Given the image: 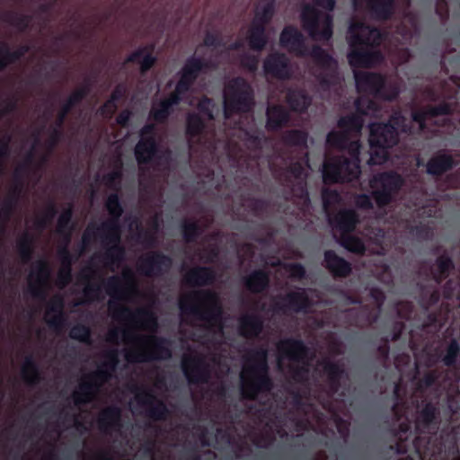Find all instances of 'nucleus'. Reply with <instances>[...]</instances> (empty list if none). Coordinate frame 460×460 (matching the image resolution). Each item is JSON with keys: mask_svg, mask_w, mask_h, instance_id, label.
Listing matches in <instances>:
<instances>
[{"mask_svg": "<svg viewBox=\"0 0 460 460\" xmlns=\"http://www.w3.org/2000/svg\"><path fill=\"white\" fill-rule=\"evenodd\" d=\"M240 66L250 73H255L258 70L259 58L254 55L244 53L240 57Z\"/></svg>", "mask_w": 460, "mask_h": 460, "instance_id": "obj_64", "label": "nucleus"}, {"mask_svg": "<svg viewBox=\"0 0 460 460\" xmlns=\"http://www.w3.org/2000/svg\"><path fill=\"white\" fill-rule=\"evenodd\" d=\"M308 134L301 129L287 130L282 136V141L288 146H307Z\"/></svg>", "mask_w": 460, "mask_h": 460, "instance_id": "obj_53", "label": "nucleus"}, {"mask_svg": "<svg viewBox=\"0 0 460 460\" xmlns=\"http://www.w3.org/2000/svg\"><path fill=\"white\" fill-rule=\"evenodd\" d=\"M209 67V62L202 58L191 56L188 58L181 69L177 82L179 89L190 91L200 73Z\"/></svg>", "mask_w": 460, "mask_h": 460, "instance_id": "obj_20", "label": "nucleus"}, {"mask_svg": "<svg viewBox=\"0 0 460 460\" xmlns=\"http://www.w3.org/2000/svg\"><path fill=\"white\" fill-rule=\"evenodd\" d=\"M173 109L170 108L164 100H161L157 104L153 105L149 117L155 122L163 124L167 121Z\"/></svg>", "mask_w": 460, "mask_h": 460, "instance_id": "obj_57", "label": "nucleus"}, {"mask_svg": "<svg viewBox=\"0 0 460 460\" xmlns=\"http://www.w3.org/2000/svg\"><path fill=\"white\" fill-rule=\"evenodd\" d=\"M16 250L22 263H29L34 253V238L29 232H24L16 242Z\"/></svg>", "mask_w": 460, "mask_h": 460, "instance_id": "obj_49", "label": "nucleus"}, {"mask_svg": "<svg viewBox=\"0 0 460 460\" xmlns=\"http://www.w3.org/2000/svg\"><path fill=\"white\" fill-rule=\"evenodd\" d=\"M358 26L359 31L351 34L349 39L356 41L358 44H361L373 49H377L384 39L381 30L376 27L364 25L363 23H360Z\"/></svg>", "mask_w": 460, "mask_h": 460, "instance_id": "obj_33", "label": "nucleus"}, {"mask_svg": "<svg viewBox=\"0 0 460 460\" xmlns=\"http://www.w3.org/2000/svg\"><path fill=\"white\" fill-rule=\"evenodd\" d=\"M102 231V245L105 248L102 261L107 266L121 262L125 257V248L120 243V229Z\"/></svg>", "mask_w": 460, "mask_h": 460, "instance_id": "obj_18", "label": "nucleus"}, {"mask_svg": "<svg viewBox=\"0 0 460 460\" xmlns=\"http://www.w3.org/2000/svg\"><path fill=\"white\" fill-rule=\"evenodd\" d=\"M349 43L348 61L351 67L369 68L382 61L383 56L378 49L358 44L350 39Z\"/></svg>", "mask_w": 460, "mask_h": 460, "instance_id": "obj_17", "label": "nucleus"}, {"mask_svg": "<svg viewBox=\"0 0 460 460\" xmlns=\"http://www.w3.org/2000/svg\"><path fill=\"white\" fill-rule=\"evenodd\" d=\"M460 356V345L456 339L453 338L448 342L445 349V353L442 357V362L448 367L456 366L458 357Z\"/></svg>", "mask_w": 460, "mask_h": 460, "instance_id": "obj_56", "label": "nucleus"}, {"mask_svg": "<svg viewBox=\"0 0 460 460\" xmlns=\"http://www.w3.org/2000/svg\"><path fill=\"white\" fill-rule=\"evenodd\" d=\"M64 301L61 296L53 297L48 305V313H57L55 316L48 320L50 328L59 331L65 324L66 317L63 314Z\"/></svg>", "mask_w": 460, "mask_h": 460, "instance_id": "obj_48", "label": "nucleus"}, {"mask_svg": "<svg viewBox=\"0 0 460 460\" xmlns=\"http://www.w3.org/2000/svg\"><path fill=\"white\" fill-rule=\"evenodd\" d=\"M266 75L279 80H288L292 76L290 61L286 54L273 52L269 54L263 62Z\"/></svg>", "mask_w": 460, "mask_h": 460, "instance_id": "obj_22", "label": "nucleus"}, {"mask_svg": "<svg viewBox=\"0 0 460 460\" xmlns=\"http://www.w3.org/2000/svg\"><path fill=\"white\" fill-rule=\"evenodd\" d=\"M209 67V62L202 58L191 56L188 58L181 69L177 82L179 89L190 91L200 73Z\"/></svg>", "mask_w": 460, "mask_h": 460, "instance_id": "obj_21", "label": "nucleus"}, {"mask_svg": "<svg viewBox=\"0 0 460 460\" xmlns=\"http://www.w3.org/2000/svg\"><path fill=\"white\" fill-rule=\"evenodd\" d=\"M279 43L296 56H303L305 50V37L295 26H286L279 36Z\"/></svg>", "mask_w": 460, "mask_h": 460, "instance_id": "obj_27", "label": "nucleus"}, {"mask_svg": "<svg viewBox=\"0 0 460 460\" xmlns=\"http://www.w3.org/2000/svg\"><path fill=\"white\" fill-rule=\"evenodd\" d=\"M286 102L290 110L295 112L304 113L311 105V97L303 90H288Z\"/></svg>", "mask_w": 460, "mask_h": 460, "instance_id": "obj_44", "label": "nucleus"}, {"mask_svg": "<svg viewBox=\"0 0 460 460\" xmlns=\"http://www.w3.org/2000/svg\"><path fill=\"white\" fill-rule=\"evenodd\" d=\"M305 4L300 19L303 29L316 41H328L333 34V18L330 13L335 9L336 0H313Z\"/></svg>", "mask_w": 460, "mask_h": 460, "instance_id": "obj_4", "label": "nucleus"}, {"mask_svg": "<svg viewBox=\"0 0 460 460\" xmlns=\"http://www.w3.org/2000/svg\"><path fill=\"white\" fill-rule=\"evenodd\" d=\"M216 278L217 274L212 267L197 266L184 276V282L190 287H206L212 285Z\"/></svg>", "mask_w": 460, "mask_h": 460, "instance_id": "obj_36", "label": "nucleus"}, {"mask_svg": "<svg viewBox=\"0 0 460 460\" xmlns=\"http://www.w3.org/2000/svg\"><path fill=\"white\" fill-rule=\"evenodd\" d=\"M455 270V262L452 257L444 252L435 261V268L430 269V275L436 284L440 285Z\"/></svg>", "mask_w": 460, "mask_h": 460, "instance_id": "obj_42", "label": "nucleus"}, {"mask_svg": "<svg viewBox=\"0 0 460 460\" xmlns=\"http://www.w3.org/2000/svg\"><path fill=\"white\" fill-rule=\"evenodd\" d=\"M179 307L182 314L206 322L210 326L222 328L223 308L218 296L209 289H199L181 298Z\"/></svg>", "mask_w": 460, "mask_h": 460, "instance_id": "obj_3", "label": "nucleus"}, {"mask_svg": "<svg viewBox=\"0 0 460 460\" xmlns=\"http://www.w3.org/2000/svg\"><path fill=\"white\" fill-rule=\"evenodd\" d=\"M172 265L170 256L160 251H151L140 256L137 270L139 274L148 278H159L168 272Z\"/></svg>", "mask_w": 460, "mask_h": 460, "instance_id": "obj_14", "label": "nucleus"}, {"mask_svg": "<svg viewBox=\"0 0 460 460\" xmlns=\"http://www.w3.org/2000/svg\"><path fill=\"white\" fill-rule=\"evenodd\" d=\"M359 223L358 213L351 208H343L338 211L332 218L330 224L342 234H351Z\"/></svg>", "mask_w": 460, "mask_h": 460, "instance_id": "obj_35", "label": "nucleus"}, {"mask_svg": "<svg viewBox=\"0 0 460 460\" xmlns=\"http://www.w3.org/2000/svg\"><path fill=\"white\" fill-rule=\"evenodd\" d=\"M69 337L84 344L92 343V330L84 323L75 324L69 331Z\"/></svg>", "mask_w": 460, "mask_h": 460, "instance_id": "obj_58", "label": "nucleus"}, {"mask_svg": "<svg viewBox=\"0 0 460 460\" xmlns=\"http://www.w3.org/2000/svg\"><path fill=\"white\" fill-rule=\"evenodd\" d=\"M30 50L27 44L19 46L12 50L7 42L0 40V74L4 71L9 65L19 61Z\"/></svg>", "mask_w": 460, "mask_h": 460, "instance_id": "obj_43", "label": "nucleus"}, {"mask_svg": "<svg viewBox=\"0 0 460 460\" xmlns=\"http://www.w3.org/2000/svg\"><path fill=\"white\" fill-rule=\"evenodd\" d=\"M356 87L358 93H366L381 101H395L400 94L397 85L387 83L386 78L377 72H355Z\"/></svg>", "mask_w": 460, "mask_h": 460, "instance_id": "obj_8", "label": "nucleus"}, {"mask_svg": "<svg viewBox=\"0 0 460 460\" xmlns=\"http://www.w3.org/2000/svg\"><path fill=\"white\" fill-rule=\"evenodd\" d=\"M254 104V91L245 78L236 76L226 83L224 93L226 118L233 114L248 113L252 111Z\"/></svg>", "mask_w": 460, "mask_h": 460, "instance_id": "obj_6", "label": "nucleus"}, {"mask_svg": "<svg viewBox=\"0 0 460 460\" xmlns=\"http://www.w3.org/2000/svg\"><path fill=\"white\" fill-rule=\"evenodd\" d=\"M22 192V183L15 186L10 195L5 199L0 211V222L3 226H5L10 220L14 208L18 203L20 194Z\"/></svg>", "mask_w": 460, "mask_h": 460, "instance_id": "obj_47", "label": "nucleus"}, {"mask_svg": "<svg viewBox=\"0 0 460 460\" xmlns=\"http://www.w3.org/2000/svg\"><path fill=\"white\" fill-rule=\"evenodd\" d=\"M22 376L24 382L31 386L38 385L41 380L40 367L31 354L25 357L22 367Z\"/></svg>", "mask_w": 460, "mask_h": 460, "instance_id": "obj_45", "label": "nucleus"}, {"mask_svg": "<svg viewBox=\"0 0 460 460\" xmlns=\"http://www.w3.org/2000/svg\"><path fill=\"white\" fill-rule=\"evenodd\" d=\"M155 49L154 44H148L139 47L137 49L129 54L127 58V63H139L142 74L148 72L156 63V58L153 52Z\"/></svg>", "mask_w": 460, "mask_h": 460, "instance_id": "obj_39", "label": "nucleus"}, {"mask_svg": "<svg viewBox=\"0 0 460 460\" xmlns=\"http://www.w3.org/2000/svg\"><path fill=\"white\" fill-rule=\"evenodd\" d=\"M137 340L148 345V348L128 350L125 358L129 363H144L166 360L172 358L171 341L169 339L157 335L138 336Z\"/></svg>", "mask_w": 460, "mask_h": 460, "instance_id": "obj_9", "label": "nucleus"}, {"mask_svg": "<svg viewBox=\"0 0 460 460\" xmlns=\"http://www.w3.org/2000/svg\"><path fill=\"white\" fill-rule=\"evenodd\" d=\"M285 269L293 279L302 280L306 277L305 268L299 262L288 263L286 264Z\"/></svg>", "mask_w": 460, "mask_h": 460, "instance_id": "obj_63", "label": "nucleus"}, {"mask_svg": "<svg viewBox=\"0 0 460 460\" xmlns=\"http://www.w3.org/2000/svg\"><path fill=\"white\" fill-rule=\"evenodd\" d=\"M244 288L253 294H261L270 286V274L266 270L257 269L243 279Z\"/></svg>", "mask_w": 460, "mask_h": 460, "instance_id": "obj_41", "label": "nucleus"}, {"mask_svg": "<svg viewBox=\"0 0 460 460\" xmlns=\"http://www.w3.org/2000/svg\"><path fill=\"white\" fill-rule=\"evenodd\" d=\"M240 380V392L244 399L256 401L261 394L272 391L274 382L270 375L266 348L258 347L247 352Z\"/></svg>", "mask_w": 460, "mask_h": 460, "instance_id": "obj_2", "label": "nucleus"}, {"mask_svg": "<svg viewBox=\"0 0 460 460\" xmlns=\"http://www.w3.org/2000/svg\"><path fill=\"white\" fill-rule=\"evenodd\" d=\"M51 267L45 259L35 262L29 275L28 291L36 299L45 300L51 278Z\"/></svg>", "mask_w": 460, "mask_h": 460, "instance_id": "obj_16", "label": "nucleus"}, {"mask_svg": "<svg viewBox=\"0 0 460 460\" xmlns=\"http://www.w3.org/2000/svg\"><path fill=\"white\" fill-rule=\"evenodd\" d=\"M290 120L288 111L281 104H270L266 110V129L277 132L286 127Z\"/></svg>", "mask_w": 460, "mask_h": 460, "instance_id": "obj_31", "label": "nucleus"}, {"mask_svg": "<svg viewBox=\"0 0 460 460\" xmlns=\"http://www.w3.org/2000/svg\"><path fill=\"white\" fill-rule=\"evenodd\" d=\"M277 349L282 357L290 361L303 364L291 368V376L296 383L306 382L309 374L306 359L310 358V349L305 342L301 339L286 338L278 343Z\"/></svg>", "mask_w": 460, "mask_h": 460, "instance_id": "obj_10", "label": "nucleus"}, {"mask_svg": "<svg viewBox=\"0 0 460 460\" xmlns=\"http://www.w3.org/2000/svg\"><path fill=\"white\" fill-rule=\"evenodd\" d=\"M73 215V206L70 204L62 211L58 218L57 232L64 237L66 244H69L71 241V234L74 229V223L72 222Z\"/></svg>", "mask_w": 460, "mask_h": 460, "instance_id": "obj_46", "label": "nucleus"}, {"mask_svg": "<svg viewBox=\"0 0 460 460\" xmlns=\"http://www.w3.org/2000/svg\"><path fill=\"white\" fill-rule=\"evenodd\" d=\"M134 153L140 170H144L143 165L156 164L161 157L156 137H140Z\"/></svg>", "mask_w": 460, "mask_h": 460, "instance_id": "obj_23", "label": "nucleus"}, {"mask_svg": "<svg viewBox=\"0 0 460 460\" xmlns=\"http://www.w3.org/2000/svg\"><path fill=\"white\" fill-rule=\"evenodd\" d=\"M275 308L286 313L287 309L295 313L306 312L312 305L306 291L300 288L297 291H290L281 297L280 302H276Z\"/></svg>", "mask_w": 460, "mask_h": 460, "instance_id": "obj_24", "label": "nucleus"}, {"mask_svg": "<svg viewBox=\"0 0 460 460\" xmlns=\"http://www.w3.org/2000/svg\"><path fill=\"white\" fill-rule=\"evenodd\" d=\"M275 14V0H270L255 12L254 18L248 30V44L251 49L261 51L268 43L266 27Z\"/></svg>", "mask_w": 460, "mask_h": 460, "instance_id": "obj_13", "label": "nucleus"}, {"mask_svg": "<svg viewBox=\"0 0 460 460\" xmlns=\"http://www.w3.org/2000/svg\"><path fill=\"white\" fill-rule=\"evenodd\" d=\"M137 403L146 409V415L154 421H164L170 415L166 403L158 399L155 394L148 389H143L136 394Z\"/></svg>", "mask_w": 460, "mask_h": 460, "instance_id": "obj_19", "label": "nucleus"}, {"mask_svg": "<svg viewBox=\"0 0 460 460\" xmlns=\"http://www.w3.org/2000/svg\"><path fill=\"white\" fill-rule=\"evenodd\" d=\"M104 285L107 294L111 296L108 307L115 319L141 323L144 327L154 330L157 328V318L151 310L138 308L136 311H132L129 307L119 304V301L125 298L127 293H133L137 289V285L131 270H125L122 273V278L119 276L110 277Z\"/></svg>", "mask_w": 460, "mask_h": 460, "instance_id": "obj_1", "label": "nucleus"}, {"mask_svg": "<svg viewBox=\"0 0 460 460\" xmlns=\"http://www.w3.org/2000/svg\"><path fill=\"white\" fill-rule=\"evenodd\" d=\"M456 164L452 155L439 151L427 162L426 172L431 176L438 177L452 170Z\"/></svg>", "mask_w": 460, "mask_h": 460, "instance_id": "obj_32", "label": "nucleus"}, {"mask_svg": "<svg viewBox=\"0 0 460 460\" xmlns=\"http://www.w3.org/2000/svg\"><path fill=\"white\" fill-rule=\"evenodd\" d=\"M181 370L190 385L208 384L211 368L202 355H185L181 360Z\"/></svg>", "mask_w": 460, "mask_h": 460, "instance_id": "obj_15", "label": "nucleus"}, {"mask_svg": "<svg viewBox=\"0 0 460 460\" xmlns=\"http://www.w3.org/2000/svg\"><path fill=\"white\" fill-rule=\"evenodd\" d=\"M91 80L86 78L84 84L74 91L66 100L58 112L56 124L57 126H63L67 115L71 112L72 109L79 104L91 91Z\"/></svg>", "mask_w": 460, "mask_h": 460, "instance_id": "obj_26", "label": "nucleus"}, {"mask_svg": "<svg viewBox=\"0 0 460 460\" xmlns=\"http://www.w3.org/2000/svg\"><path fill=\"white\" fill-rule=\"evenodd\" d=\"M409 129L406 117L401 111H395L386 123L370 124L369 144L373 148H392L399 142V132L406 133Z\"/></svg>", "mask_w": 460, "mask_h": 460, "instance_id": "obj_7", "label": "nucleus"}, {"mask_svg": "<svg viewBox=\"0 0 460 460\" xmlns=\"http://www.w3.org/2000/svg\"><path fill=\"white\" fill-rule=\"evenodd\" d=\"M91 279L92 275L85 273V270H84L80 276L81 281L86 283L84 288V296L93 300L98 298V296L101 293V287L99 284L90 282Z\"/></svg>", "mask_w": 460, "mask_h": 460, "instance_id": "obj_60", "label": "nucleus"}, {"mask_svg": "<svg viewBox=\"0 0 460 460\" xmlns=\"http://www.w3.org/2000/svg\"><path fill=\"white\" fill-rule=\"evenodd\" d=\"M376 187L371 193L379 208H384L395 201L396 197L404 184L403 178L397 172L389 171L381 172L374 177Z\"/></svg>", "mask_w": 460, "mask_h": 460, "instance_id": "obj_12", "label": "nucleus"}, {"mask_svg": "<svg viewBox=\"0 0 460 460\" xmlns=\"http://www.w3.org/2000/svg\"><path fill=\"white\" fill-rule=\"evenodd\" d=\"M349 137H350L349 136L348 132H344L342 130H332L327 134L326 144L330 147H332L340 151H343Z\"/></svg>", "mask_w": 460, "mask_h": 460, "instance_id": "obj_59", "label": "nucleus"}, {"mask_svg": "<svg viewBox=\"0 0 460 460\" xmlns=\"http://www.w3.org/2000/svg\"><path fill=\"white\" fill-rule=\"evenodd\" d=\"M0 20L16 27L20 31H25L30 27L31 16L8 11L0 14Z\"/></svg>", "mask_w": 460, "mask_h": 460, "instance_id": "obj_51", "label": "nucleus"}, {"mask_svg": "<svg viewBox=\"0 0 460 460\" xmlns=\"http://www.w3.org/2000/svg\"><path fill=\"white\" fill-rule=\"evenodd\" d=\"M99 429L109 434L112 430L121 428V410L116 405H110L104 408L97 420Z\"/></svg>", "mask_w": 460, "mask_h": 460, "instance_id": "obj_37", "label": "nucleus"}, {"mask_svg": "<svg viewBox=\"0 0 460 460\" xmlns=\"http://www.w3.org/2000/svg\"><path fill=\"white\" fill-rule=\"evenodd\" d=\"M396 0H367V9L376 21L385 22L392 18L394 13Z\"/></svg>", "mask_w": 460, "mask_h": 460, "instance_id": "obj_40", "label": "nucleus"}, {"mask_svg": "<svg viewBox=\"0 0 460 460\" xmlns=\"http://www.w3.org/2000/svg\"><path fill=\"white\" fill-rule=\"evenodd\" d=\"M311 56L315 63L323 70L333 69L336 66V61L332 56L319 46H314L312 49Z\"/></svg>", "mask_w": 460, "mask_h": 460, "instance_id": "obj_54", "label": "nucleus"}, {"mask_svg": "<svg viewBox=\"0 0 460 460\" xmlns=\"http://www.w3.org/2000/svg\"><path fill=\"white\" fill-rule=\"evenodd\" d=\"M103 357L105 360L101 367L88 375L87 378L79 384L78 390L74 392L73 399L75 405L92 402L102 385L112 377L119 363V351L116 349H110L103 354Z\"/></svg>", "mask_w": 460, "mask_h": 460, "instance_id": "obj_5", "label": "nucleus"}, {"mask_svg": "<svg viewBox=\"0 0 460 460\" xmlns=\"http://www.w3.org/2000/svg\"><path fill=\"white\" fill-rule=\"evenodd\" d=\"M341 244L349 252L357 254H363L366 251L364 242L358 236L350 234H342L341 236Z\"/></svg>", "mask_w": 460, "mask_h": 460, "instance_id": "obj_55", "label": "nucleus"}, {"mask_svg": "<svg viewBox=\"0 0 460 460\" xmlns=\"http://www.w3.org/2000/svg\"><path fill=\"white\" fill-rule=\"evenodd\" d=\"M421 303L425 307L429 308L438 304L441 296L439 289L434 288L429 293L425 290L423 286H421Z\"/></svg>", "mask_w": 460, "mask_h": 460, "instance_id": "obj_62", "label": "nucleus"}, {"mask_svg": "<svg viewBox=\"0 0 460 460\" xmlns=\"http://www.w3.org/2000/svg\"><path fill=\"white\" fill-rule=\"evenodd\" d=\"M456 103H451L448 102H441L437 105H428L429 117L431 119L438 116H448L452 115Z\"/></svg>", "mask_w": 460, "mask_h": 460, "instance_id": "obj_61", "label": "nucleus"}, {"mask_svg": "<svg viewBox=\"0 0 460 460\" xmlns=\"http://www.w3.org/2000/svg\"><path fill=\"white\" fill-rule=\"evenodd\" d=\"M360 173V163L345 156H335L323 167V179L327 184L351 182Z\"/></svg>", "mask_w": 460, "mask_h": 460, "instance_id": "obj_11", "label": "nucleus"}, {"mask_svg": "<svg viewBox=\"0 0 460 460\" xmlns=\"http://www.w3.org/2000/svg\"><path fill=\"white\" fill-rule=\"evenodd\" d=\"M323 265L334 279H346L352 273L351 263L339 256L333 250H326L323 252Z\"/></svg>", "mask_w": 460, "mask_h": 460, "instance_id": "obj_25", "label": "nucleus"}, {"mask_svg": "<svg viewBox=\"0 0 460 460\" xmlns=\"http://www.w3.org/2000/svg\"><path fill=\"white\" fill-rule=\"evenodd\" d=\"M264 321L258 314H246L238 321V332L245 339H255L262 332Z\"/></svg>", "mask_w": 460, "mask_h": 460, "instance_id": "obj_30", "label": "nucleus"}, {"mask_svg": "<svg viewBox=\"0 0 460 460\" xmlns=\"http://www.w3.org/2000/svg\"><path fill=\"white\" fill-rule=\"evenodd\" d=\"M356 112L345 116H341L338 120V127L344 132H348L350 137L351 133L360 134L364 119L363 116L367 115V111L361 107V100L358 99L355 102Z\"/></svg>", "mask_w": 460, "mask_h": 460, "instance_id": "obj_34", "label": "nucleus"}, {"mask_svg": "<svg viewBox=\"0 0 460 460\" xmlns=\"http://www.w3.org/2000/svg\"><path fill=\"white\" fill-rule=\"evenodd\" d=\"M203 228L199 222L193 219H183L181 223V232L183 240L187 243L197 242L203 234Z\"/></svg>", "mask_w": 460, "mask_h": 460, "instance_id": "obj_50", "label": "nucleus"}, {"mask_svg": "<svg viewBox=\"0 0 460 460\" xmlns=\"http://www.w3.org/2000/svg\"><path fill=\"white\" fill-rule=\"evenodd\" d=\"M439 411L437 406L434 403L429 402L419 412L418 424L424 429H428L431 426V424L437 422L436 420Z\"/></svg>", "mask_w": 460, "mask_h": 460, "instance_id": "obj_52", "label": "nucleus"}, {"mask_svg": "<svg viewBox=\"0 0 460 460\" xmlns=\"http://www.w3.org/2000/svg\"><path fill=\"white\" fill-rule=\"evenodd\" d=\"M105 208L111 218L102 223L98 230L120 229L119 219L124 212V208L118 192L111 193L107 197Z\"/></svg>", "mask_w": 460, "mask_h": 460, "instance_id": "obj_28", "label": "nucleus"}, {"mask_svg": "<svg viewBox=\"0 0 460 460\" xmlns=\"http://www.w3.org/2000/svg\"><path fill=\"white\" fill-rule=\"evenodd\" d=\"M323 369L327 376L328 391L331 394H337L341 388V379L347 376L344 366L339 362L325 359L322 362Z\"/></svg>", "mask_w": 460, "mask_h": 460, "instance_id": "obj_29", "label": "nucleus"}, {"mask_svg": "<svg viewBox=\"0 0 460 460\" xmlns=\"http://www.w3.org/2000/svg\"><path fill=\"white\" fill-rule=\"evenodd\" d=\"M207 124L199 113L190 112L186 117V137L190 149L199 142L200 136L204 133Z\"/></svg>", "mask_w": 460, "mask_h": 460, "instance_id": "obj_38", "label": "nucleus"}]
</instances>
